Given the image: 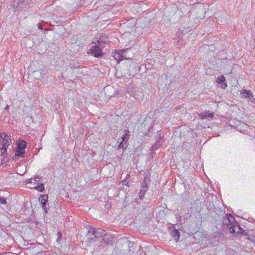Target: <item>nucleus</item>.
Instances as JSON below:
<instances>
[{
	"label": "nucleus",
	"instance_id": "a878e982",
	"mask_svg": "<svg viewBox=\"0 0 255 255\" xmlns=\"http://www.w3.org/2000/svg\"><path fill=\"white\" fill-rule=\"evenodd\" d=\"M222 83V86H221L222 88H223V89H226L227 87V84L225 82H224Z\"/></svg>",
	"mask_w": 255,
	"mask_h": 255
},
{
	"label": "nucleus",
	"instance_id": "6ab92c4d",
	"mask_svg": "<svg viewBox=\"0 0 255 255\" xmlns=\"http://www.w3.org/2000/svg\"><path fill=\"white\" fill-rule=\"evenodd\" d=\"M70 67L71 68H77L78 67H79L80 66L76 64V62L74 61L70 63Z\"/></svg>",
	"mask_w": 255,
	"mask_h": 255
},
{
	"label": "nucleus",
	"instance_id": "f03ea898",
	"mask_svg": "<svg viewBox=\"0 0 255 255\" xmlns=\"http://www.w3.org/2000/svg\"><path fill=\"white\" fill-rule=\"evenodd\" d=\"M251 232H252V231L244 230L238 225V223L236 221L235 224H233V225L230 227V230L229 231L230 233L233 234L235 236H237L241 234L247 237V239L248 240H249V237L251 235Z\"/></svg>",
	"mask_w": 255,
	"mask_h": 255
},
{
	"label": "nucleus",
	"instance_id": "f3484780",
	"mask_svg": "<svg viewBox=\"0 0 255 255\" xmlns=\"http://www.w3.org/2000/svg\"><path fill=\"white\" fill-rule=\"evenodd\" d=\"M251 235L249 237V240L255 243V232L254 231L251 232Z\"/></svg>",
	"mask_w": 255,
	"mask_h": 255
},
{
	"label": "nucleus",
	"instance_id": "4468645a",
	"mask_svg": "<svg viewBox=\"0 0 255 255\" xmlns=\"http://www.w3.org/2000/svg\"><path fill=\"white\" fill-rule=\"evenodd\" d=\"M225 81H226V78L225 77V76L224 75L220 76L216 80V82L218 84H221Z\"/></svg>",
	"mask_w": 255,
	"mask_h": 255
},
{
	"label": "nucleus",
	"instance_id": "b1692460",
	"mask_svg": "<svg viewBox=\"0 0 255 255\" xmlns=\"http://www.w3.org/2000/svg\"><path fill=\"white\" fill-rule=\"evenodd\" d=\"M163 142V138L161 136H160L159 140L158 141L157 143L159 145H160L162 144Z\"/></svg>",
	"mask_w": 255,
	"mask_h": 255
},
{
	"label": "nucleus",
	"instance_id": "4be33fe9",
	"mask_svg": "<svg viewBox=\"0 0 255 255\" xmlns=\"http://www.w3.org/2000/svg\"><path fill=\"white\" fill-rule=\"evenodd\" d=\"M199 117H200V118L201 119H202V120H203V119H206V117H205V112L200 113V114L199 115Z\"/></svg>",
	"mask_w": 255,
	"mask_h": 255
},
{
	"label": "nucleus",
	"instance_id": "39448f33",
	"mask_svg": "<svg viewBox=\"0 0 255 255\" xmlns=\"http://www.w3.org/2000/svg\"><path fill=\"white\" fill-rule=\"evenodd\" d=\"M0 139L1 140V141H3L2 148L4 149V151H2V154H6L7 148L11 143V139L6 132H2L0 133Z\"/></svg>",
	"mask_w": 255,
	"mask_h": 255
},
{
	"label": "nucleus",
	"instance_id": "2f4dec72",
	"mask_svg": "<svg viewBox=\"0 0 255 255\" xmlns=\"http://www.w3.org/2000/svg\"><path fill=\"white\" fill-rule=\"evenodd\" d=\"M4 109H5V110H6H6H8V109H9V106H8V105H7L6 106V107H5Z\"/></svg>",
	"mask_w": 255,
	"mask_h": 255
},
{
	"label": "nucleus",
	"instance_id": "6e6552de",
	"mask_svg": "<svg viewBox=\"0 0 255 255\" xmlns=\"http://www.w3.org/2000/svg\"><path fill=\"white\" fill-rule=\"evenodd\" d=\"M48 196L47 195H41L39 198V201L42 204V207L43 210L47 212L46 204L48 202Z\"/></svg>",
	"mask_w": 255,
	"mask_h": 255
},
{
	"label": "nucleus",
	"instance_id": "ddd939ff",
	"mask_svg": "<svg viewBox=\"0 0 255 255\" xmlns=\"http://www.w3.org/2000/svg\"><path fill=\"white\" fill-rule=\"evenodd\" d=\"M31 188H35L39 191L42 192L44 190V186L43 183L37 184L36 186L31 187Z\"/></svg>",
	"mask_w": 255,
	"mask_h": 255
},
{
	"label": "nucleus",
	"instance_id": "dca6fc26",
	"mask_svg": "<svg viewBox=\"0 0 255 255\" xmlns=\"http://www.w3.org/2000/svg\"><path fill=\"white\" fill-rule=\"evenodd\" d=\"M214 116V114L213 112H211L209 111H207L205 112V117L206 119L207 118H212Z\"/></svg>",
	"mask_w": 255,
	"mask_h": 255
},
{
	"label": "nucleus",
	"instance_id": "393cba45",
	"mask_svg": "<svg viewBox=\"0 0 255 255\" xmlns=\"http://www.w3.org/2000/svg\"><path fill=\"white\" fill-rule=\"evenodd\" d=\"M150 179L147 176H145L143 182L148 183L149 182Z\"/></svg>",
	"mask_w": 255,
	"mask_h": 255
},
{
	"label": "nucleus",
	"instance_id": "c85d7f7f",
	"mask_svg": "<svg viewBox=\"0 0 255 255\" xmlns=\"http://www.w3.org/2000/svg\"><path fill=\"white\" fill-rule=\"evenodd\" d=\"M250 101L252 103L255 104V99L254 98L253 95L251 97Z\"/></svg>",
	"mask_w": 255,
	"mask_h": 255
},
{
	"label": "nucleus",
	"instance_id": "423d86ee",
	"mask_svg": "<svg viewBox=\"0 0 255 255\" xmlns=\"http://www.w3.org/2000/svg\"><path fill=\"white\" fill-rule=\"evenodd\" d=\"M33 0H14L13 6L17 10L24 9Z\"/></svg>",
	"mask_w": 255,
	"mask_h": 255
},
{
	"label": "nucleus",
	"instance_id": "f8f14e48",
	"mask_svg": "<svg viewBox=\"0 0 255 255\" xmlns=\"http://www.w3.org/2000/svg\"><path fill=\"white\" fill-rule=\"evenodd\" d=\"M241 95L245 98H250L253 96V93L251 91L245 89L241 91Z\"/></svg>",
	"mask_w": 255,
	"mask_h": 255
},
{
	"label": "nucleus",
	"instance_id": "5701e85b",
	"mask_svg": "<svg viewBox=\"0 0 255 255\" xmlns=\"http://www.w3.org/2000/svg\"><path fill=\"white\" fill-rule=\"evenodd\" d=\"M0 203L2 204H5L6 203L5 199L4 197H0Z\"/></svg>",
	"mask_w": 255,
	"mask_h": 255
},
{
	"label": "nucleus",
	"instance_id": "412c9836",
	"mask_svg": "<svg viewBox=\"0 0 255 255\" xmlns=\"http://www.w3.org/2000/svg\"><path fill=\"white\" fill-rule=\"evenodd\" d=\"M2 144H3V141H1V140L0 139V149L1 150V155L2 156H4L5 154H2V151H4V149H2Z\"/></svg>",
	"mask_w": 255,
	"mask_h": 255
},
{
	"label": "nucleus",
	"instance_id": "aec40b11",
	"mask_svg": "<svg viewBox=\"0 0 255 255\" xmlns=\"http://www.w3.org/2000/svg\"><path fill=\"white\" fill-rule=\"evenodd\" d=\"M32 179L33 183L36 184L37 182L38 183L40 181V178L38 176L32 178Z\"/></svg>",
	"mask_w": 255,
	"mask_h": 255
},
{
	"label": "nucleus",
	"instance_id": "1a4fd4ad",
	"mask_svg": "<svg viewBox=\"0 0 255 255\" xmlns=\"http://www.w3.org/2000/svg\"><path fill=\"white\" fill-rule=\"evenodd\" d=\"M148 189V183L143 182L140 187V192L139 193V198L140 199H141L142 198L144 197V195Z\"/></svg>",
	"mask_w": 255,
	"mask_h": 255
},
{
	"label": "nucleus",
	"instance_id": "0eeeda50",
	"mask_svg": "<svg viewBox=\"0 0 255 255\" xmlns=\"http://www.w3.org/2000/svg\"><path fill=\"white\" fill-rule=\"evenodd\" d=\"M90 54L96 57H101L104 53L99 45H94L90 49Z\"/></svg>",
	"mask_w": 255,
	"mask_h": 255
},
{
	"label": "nucleus",
	"instance_id": "c756f323",
	"mask_svg": "<svg viewBox=\"0 0 255 255\" xmlns=\"http://www.w3.org/2000/svg\"><path fill=\"white\" fill-rule=\"evenodd\" d=\"M37 26H38V28H39V29H41V30H42V26H42V24H41V23H38L37 24Z\"/></svg>",
	"mask_w": 255,
	"mask_h": 255
},
{
	"label": "nucleus",
	"instance_id": "20e7f679",
	"mask_svg": "<svg viewBox=\"0 0 255 255\" xmlns=\"http://www.w3.org/2000/svg\"><path fill=\"white\" fill-rule=\"evenodd\" d=\"M16 144L17 147L15 154V158H16L17 156L18 158L24 157L25 153V149L26 147L27 143L24 140H19L17 141Z\"/></svg>",
	"mask_w": 255,
	"mask_h": 255
},
{
	"label": "nucleus",
	"instance_id": "cd10ccee",
	"mask_svg": "<svg viewBox=\"0 0 255 255\" xmlns=\"http://www.w3.org/2000/svg\"><path fill=\"white\" fill-rule=\"evenodd\" d=\"M32 180H33L32 178H29V179H26V183H33Z\"/></svg>",
	"mask_w": 255,
	"mask_h": 255
},
{
	"label": "nucleus",
	"instance_id": "f257e3e1",
	"mask_svg": "<svg viewBox=\"0 0 255 255\" xmlns=\"http://www.w3.org/2000/svg\"><path fill=\"white\" fill-rule=\"evenodd\" d=\"M86 229V238L89 243L96 240L100 241L101 240H105V238L107 236L106 231L101 229H96L91 226L87 225Z\"/></svg>",
	"mask_w": 255,
	"mask_h": 255
},
{
	"label": "nucleus",
	"instance_id": "2eb2a0df",
	"mask_svg": "<svg viewBox=\"0 0 255 255\" xmlns=\"http://www.w3.org/2000/svg\"><path fill=\"white\" fill-rule=\"evenodd\" d=\"M127 146L128 145L126 142L125 143L123 142H121L118 146V149H123L124 150H125L127 148Z\"/></svg>",
	"mask_w": 255,
	"mask_h": 255
},
{
	"label": "nucleus",
	"instance_id": "a211bd4d",
	"mask_svg": "<svg viewBox=\"0 0 255 255\" xmlns=\"http://www.w3.org/2000/svg\"><path fill=\"white\" fill-rule=\"evenodd\" d=\"M125 134L124 135H123V136L122 137V140L121 142H124L125 141L127 140V136L128 135L127 130H125Z\"/></svg>",
	"mask_w": 255,
	"mask_h": 255
},
{
	"label": "nucleus",
	"instance_id": "9b49d317",
	"mask_svg": "<svg viewBox=\"0 0 255 255\" xmlns=\"http://www.w3.org/2000/svg\"><path fill=\"white\" fill-rule=\"evenodd\" d=\"M170 234L176 242H177L179 240L180 238V233L178 230L173 228L171 231Z\"/></svg>",
	"mask_w": 255,
	"mask_h": 255
},
{
	"label": "nucleus",
	"instance_id": "9d476101",
	"mask_svg": "<svg viewBox=\"0 0 255 255\" xmlns=\"http://www.w3.org/2000/svg\"><path fill=\"white\" fill-rule=\"evenodd\" d=\"M124 51V50L116 51L114 55L115 59L118 62L121 61L124 57L123 54Z\"/></svg>",
	"mask_w": 255,
	"mask_h": 255
},
{
	"label": "nucleus",
	"instance_id": "bb28decb",
	"mask_svg": "<svg viewBox=\"0 0 255 255\" xmlns=\"http://www.w3.org/2000/svg\"><path fill=\"white\" fill-rule=\"evenodd\" d=\"M62 238V234L60 232H58V234H57V240H59L60 239H61Z\"/></svg>",
	"mask_w": 255,
	"mask_h": 255
},
{
	"label": "nucleus",
	"instance_id": "7ed1b4c3",
	"mask_svg": "<svg viewBox=\"0 0 255 255\" xmlns=\"http://www.w3.org/2000/svg\"><path fill=\"white\" fill-rule=\"evenodd\" d=\"M235 218L231 214H225V216L223 217L222 222V230H230V227L235 223Z\"/></svg>",
	"mask_w": 255,
	"mask_h": 255
},
{
	"label": "nucleus",
	"instance_id": "7c9ffc66",
	"mask_svg": "<svg viewBox=\"0 0 255 255\" xmlns=\"http://www.w3.org/2000/svg\"><path fill=\"white\" fill-rule=\"evenodd\" d=\"M97 42L98 43V44L100 45H103V42L101 40H97Z\"/></svg>",
	"mask_w": 255,
	"mask_h": 255
}]
</instances>
